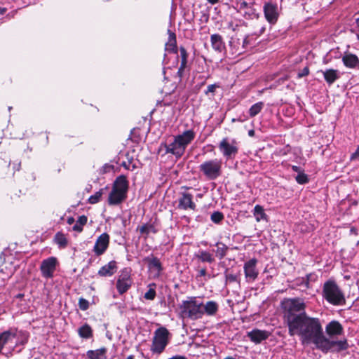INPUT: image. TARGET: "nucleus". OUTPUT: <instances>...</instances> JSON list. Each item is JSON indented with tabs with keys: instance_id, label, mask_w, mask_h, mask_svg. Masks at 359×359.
I'll use <instances>...</instances> for the list:
<instances>
[{
	"instance_id": "nucleus-33",
	"label": "nucleus",
	"mask_w": 359,
	"mask_h": 359,
	"mask_svg": "<svg viewBox=\"0 0 359 359\" xmlns=\"http://www.w3.org/2000/svg\"><path fill=\"white\" fill-rule=\"evenodd\" d=\"M54 240L60 248H65L67 245V239L62 233L57 232L55 236Z\"/></svg>"
},
{
	"instance_id": "nucleus-49",
	"label": "nucleus",
	"mask_w": 359,
	"mask_h": 359,
	"mask_svg": "<svg viewBox=\"0 0 359 359\" xmlns=\"http://www.w3.org/2000/svg\"><path fill=\"white\" fill-rule=\"evenodd\" d=\"M207 276V271L205 268L198 269V274L196 278Z\"/></svg>"
},
{
	"instance_id": "nucleus-35",
	"label": "nucleus",
	"mask_w": 359,
	"mask_h": 359,
	"mask_svg": "<svg viewBox=\"0 0 359 359\" xmlns=\"http://www.w3.org/2000/svg\"><path fill=\"white\" fill-rule=\"evenodd\" d=\"M87 220L88 219L86 216H80L78 220L76 221V223L73 226V230L78 232L82 231L83 226L86 224Z\"/></svg>"
},
{
	"instance_id": "nucleus-12",
	"label": "nucleus",
	"mask_w": 359,
	"mask_h": 359,
	"mask_svg": "<svg viewBox=\"0 0 359 359\" xmlns=\"http://www.w3.org/2000/svg\"><path fill=\"white\" fill-rule=\"evenodd\" d=\"M264 14L266 20L271 25L277 22L279 13L278 6L272 2H266L263 6Z\"/></svg>"
},
{
	"instance_id": "nucleus-1",
	"label": "nucleus",
	"mask_w": 359,
	"mask_h": 359,
	"mask_svg": "<svg viewBox=\"0 0 359 359\" xmlns=\"http://www.w3.org/2000/svg\"><path fill=\"white\" fill-rule=\"evenodd\" d=\"M288 332L290 336L298 335L302 344H313L320 351L330 350L335 344L325 338L319 318L310 317L306 313L290 325Z\"/></svg>"
},
{
	"instance_id": "nucleus-29",
	"label": "nucleus",
	"mask_w": 359,
	"mask_h": 359,
	"mask_svg": "<svg viewBox=\"0 0 359 359\" xmlns=\"http://www.w3.org/2000/svg\"><path fill=\"white\" fill-rule=\"evenodd\" d=\"M78 333L81 338L84 339H89L93 336V330L90 326L88 324H85L79 327Z\"/></svg>"
},
{
	"instance_id": "nucleus-19",
	"label": "nucleus",
	"mask_w": 359,
	"mask_h": 359,
	"mask_svg": "<svg viewBox=\"0 0 359 359\" xmlns=\"http://www.w3.org/2000/svg\"><path fill=\"white\" fill-rule=\"evenodd\" d=\"M343 64L348 68L359 67V59L355 54L345 53L342 57Z\"/></svg>"
},
{
	"instance_id": "nucleus-17",
	"label": "nucleus",
	"mask_w": 359,
	"mask_h": 359,
	"mask_svg": "<svg viewBox=\"0 0 359 359\" xmlns=\"http://www.w3.org/2000/svg\"><path fill=\"white\" fill-rule=\"evenodd\" d=\"M178 207L183 210H195L196 204L193 202V196L189 193H182L179 198Z\"/></svg>"
},
{
	"instance_id": "nucleus-56",
	"label": "nucleus",
	"mask_w": 359,
	"mask_h": 359,
	"mask_svg": "<svg viewBox=\"0 0 359 359\" xmlns=\"http://www.w3.org/2000/svg\"><path fill=\"white\" fill-rule=\"evenodd\" d=\"M74 222V218H73V217H69V218L67 219V223H68L69 224H72Z\"/></svg>"
},
{
	"instance_id": "nucleus-38",
	"label": "nucleus",
	"mask_w": 359,
	"mask_h": 359,
	"mask_svg": "<svg viewBox=\"0 0 359 359\" xmlns=\"http://www.w3.org/2000/svg\"><path fill=\"white\" fill-rule=\"evenodd\" d=\"M249 43L248 36H245L242 41L241 47H238L236 48L235 54L240 55L245 51V49L247 48Z\"/></svg>"
},
{
	"instance_id": "nucleus-16",
	"label": "nucleus",
	"mask_w": 359,
	"mask_h": 359,
	"mask_svg": "<svg viewBox=\"0 0 359 359\" xmlns=\"http://www.w3.org/2000/svg\"><path fill=\"white\" fill-rule=\"evenodd\" d=\"M144 261L148 264V268L154 277H159L163 271V267L159 259L151 255L145 257Z\"/></svg>"
},
{
	"instance_id": "nucleus-42",
	"label": "nucleus",
	"mask_w": 359,
	"mask_h": 359,
	"mask_svg": "<svg viewBox=\"0 0 359 359\" xmlns=\"http://www.w3.org/2000/svg\"><path fill=\"white\" fill-rule=\"evenodd\" d=\"M229 45L232 49L233 53L235 54L236 48L238 47H241L242 43L239 39L232 38L229 41Z\"/></svg>"
},
{
	"instance_id": "nucleus-62",
	"label": "nucleus",
	"mask_w": 359,
	"mask_h": 359,
	"mask_svg": "<svg viewBox=\"0 0 359 359\" xmlns=\"http://www.w3.org/2000/svg\"><path fill=\"white\" fill-rule=\"evenodd\" d=\"M224 359H235V358L231 356H228V357L225 358Z\"/></svg>"
},
{
	"instance_id": "nucleus-9",
	"label": "nucleus",
	"mask_w": 359,
	"mask_h": 359,
	"mask_svg": "<svg viewBox=\"0 0 359 359\" xmlns=\"http://www.w3.org/2000/svg\"><path fill=\"white\" fill-rule=\"evenodd\" d=\"M203 175L210 180H216L222 173V161L217 158L205 161L199 167Z\"/></svg>"
},
{
	"instance_id": "nucleus-28",
	"label": "nucleus",
	"mask_w": 359,
	"mask_h": 359,
	"mask_svg": "<svg viewBox=\"0 0 359 359\" xmlns=\"http://www.w3.org/2000/svg\"><path fill=\"white\" fill-rule=\"evenodd\" d=\"M217 249L215 250L216 256L219 259H223L227 253V251L229 250V248L226 245L222 242H217L215 244Z\"/></svg>"
},
{
	"instance_id": "nucleus-45",
	"label": "nucleus",
	"mask_w": 359,
	"mask_h": 359,
	"mask_svg": "<svg viewBox=\"0 0 359 359\" xmlns=\"http://www.w3.org/2000/svg\"><path fill=\"white\" fill-rule=\"evenodd\" d=\"M219 86L218 84H212V85H209L207 88V90L205 91V95H208L209 93H212L214 94L215 92V90L216 88H219Z\"/></svg>"
},
{
	"instance_id": "nucleus-47",
	"label": "nucleus",
	"mask_w": 359,
	"mask_h": 359,
	"mask_svg": "<svg viewBox=\"0 0 359 359\" xmlns=\"http://www.w3.org/2000/svg\"><path fill=\"white\" fill-rule=\"evenodd\" d=\"M237 277L236 275L232 273H226V280L229 282H235L236 281Z\"/></svg>"
},
{
	"instance_id": "nucleus-6",
	"label": "nucleus",
	"mask_w": 359,
	"mask_h": 359,
	"mask_svg": "<svg viewBox=\"0 0 359 359\" xmlns=\"http://www.w3.org/2000/svg\"><path fill=\"white\" fill-rule=\"evenodd\" d=\"M180 315L183 318L195 320L203 317L202 302L196 297H188L180 305Z\"/></svg>"
},
{
	"instance_id": "nucleus-41",
	"label": "nucleus",
	"mask_w": 359,
	"mask_h": 359,
	"mask_svg": "<svg viewBox=\"0 0 359 359\" xmlns=\"http://www.w3.org/2000/svg\"><path fill=\"white\" fill-rule=\"evenodd\" d=\"M180 57H181V64L182 66H187V58H188V53L187 52V50L185 48L181 46L180 48Z\"/></svg>"
},
{
	"instance_id": "nucleus-40",
	"label": "nucleus",
	"mask_w": 359,
	"mask_h": 359,
	"mask_svg": "<svg viewBox=\"0 0 359 359\" xmlns=\"http://www.w3.org/2000/svg\"><path fill=\"white\" fill-rule=\"evenodd\" d=\"M211 220L215 224H219L224 219V215L221 212L215 211L211 215Z\"/></svg>"
},
{
	"instance_id": "nucleus-3",
	"label": "nucleus",
	"mask_w": 359,
	"mask_h": 359,
	"mask_svg": "<svg viewBox=\"0 0 359 359\" xmlns=\"http://www.w3.org/2000/svg\"><path fill=\"white\" fill-rule=\"evenodd\" d=\"M196 134L192 130H185L180 135L173 137L170 142L162 144L167 154L174 155L177 158H181L185 152L187 147L194 140Z\"/></svg>"
},
{
	"instance_id": "nucleus-4",
	"label": "nucleus",
	"mask_w": 359,
	"mask_h": 359,
	"mask_svg": "<svg viewBox=\"0 0 359 359\" xmlns=\"http://www.w3.org/2000/svg\"><path fill=\"white\" fill-rule=\"evenodd\" d=\"M281 305L287 327L302 317L303 314L306 313V304L299 298L285 299L282 302Z\"/></svg>"
},
{
	"instance_id": "nucleus-63",
	"label": "nucleus",
	"mask_w": 359,
	"mask_h": 359,
	"mask_svg": "<svg viewBox=\"0 0 359 359\" xmlns=\"http://www.w3.org/2000/svg\"><path fill=\"white\" fill-rule=\"evenodd\" d=\"M357 38L359 40V32L357 34Z\"/></svg>"
},
{
	"instance_id": "nucleus-31",
	"label": "nucleus",
	"mask_w": 359,
	"mask_h": 359,
	"mask_svg": "<svg viewBox=\"0 0 359 359\" xmlns=\"http://www.w3.org/2000/svg\"><path fill=\"white\" fill-rule=\"evenodd\" d=\"M139 231L141 234L145 235V236H148L150 233H156L157 232V229L155 226L151 224H145L139 227Z\"/></svg>"
},
{
	"instance_id": "nucleus-59",
	"label": "nucleus",
	"mask_w": 359,
	"mask_h": 359,
	"mask_svg": "<svg viewBox=\"0 0 359 359\" xmlns=\"http://www.w3.org/2000/svg\"><path fill=\"white\" fill-rule=\"evenodd\" d=\"M355 23L358 27H359V18L356 19Z\"/></svg>"
},
{
	"instance_id": "nucleus-52",
	"label": "nucleus",
	"mask_w": 359,
	"mask_h": 359,
	"mask_svg": "<svg viewBox=\"0 0 359 359\" xmlns=\"http://www.w3.org/2000/svg\"><path fill=\"white\" fill-rule=\"evenodd\" d=\"M248 8H249V6H248V4L246 1H243L241 3V4H240L241 9Z\"/></svg>"
},
{
	"instance_id": "nucleus-8",
	"label": "nucleus",
	"mask_w": 359,
	"mask_h": 359,
	"mask_svg": "<svg viewBox=\"0 0 359 359\" xmlns=\"http://www.w3.org/2000/svg\"><path fill=\"white\" fill-rule=\"evenodd\" d=\"M170 334L165 327L156 329L154 333L151 351L153 353H161L169 343Z\"/></svg>"
},
{
	"instance_id": "nucleus-37",
	"label": "nucleus",
	"mask_w": 359,
	"mask_h": 359,
	"mask_svg": "<svg viewBox=\"0 0 359 359\" xmlns=\"http://www.w3.org/2000/svg\"><path fill=\"white\" fill-rule=\"evenodd\" d=\"M103 189H100V191L95 193V194L90 196L88 198V203L90 204H95L98 203L102 196Z\"/></svg>"
},
{
	"instance_id": "nucleus-15",
	"label": "nucleus",
	"mask_w": 359,
	"mask_h": 359,
	"mask_svg": "<svg viewBox=\"0 0 359 359\" xmlns=\"http://www.w3.org/2000/svg\"><path fill=\"white\" fill-rule=\"evenodd\" d=\"M257 262L256 259H251L244 264L245 276L248 282L255 281L258 276L259 271L256 268Z\"/></svg>"
},
{
	"instance_id": "nucleus-21",
	"label": "nucleus",
	"mask_w": 359,
	"mask_h": 359,
	"mask_svg": "<svg viewBox=\"0 0 359 359\" xmlns=\"http://www.w3.org/2000/svg\"><path fill=\"white\" fill-rule=\"evenodd\" d=\"M116 269V262L115 261H111L98 271V275L100 276H111L115 273Z\"/></svg>"
},
{
	"instance_id": "nucleus-14",
	"label": "nucleus",
	"mask_w": 359,
	"mask_h": 359,
	"mask_svg": "<svg viewBox=\"0 0 359 359\" xmlns=\"http://www.w3.org/2000/svg\"><path fill=\"white\" fill-rule=\"evenodd\" d=\"M109 236L107 233H102L97 237L95 245L93 247V252L97 256L103 255L109 247Z\"/></svg>"
},
{
	"instance_id": "nucleus-46",
	"label": "nucleus",
	"mask_w": 359,
	"mask_h": 359,
	"mask_svg": "<svg viewBox=\"0 0 359 359\" xmlns=\"http://www.w3.org/2000/svg\"><path fill=\"white\" fill-rule=\"evenodd\" d=\"M309 69L308 67H305L302 71H300L298 73L297 76L299 78H302L304 76L309 75Z\"/></svg>"
},
{
	"instance_id": "nucleus-39",
	"label": "nucleus",
	"mask_w": 359,
	"mask_h": 359,
	"mask_svg": "<svg viewBox=\"0 0 359 359\" xmlns=\"http://www.w3.org/2000/svg\"><path fill=\"white\" fill-rule=\"evenodd\" d=\"M295 180L297 182L300 184H304L309 182L308 176L304 172V171L297 174L295 177Z\"/></svg>"
},
{
	"instance_id": "nucleus-50",
	"label": "nucleus",
	"mask_w": 359,
	"mask_h": 359,
	"mask_svg": "<svg viewBox=\"0 0 359 359\" xmlns=\"http://www.w3.org/2000/svg\"><path fill=\"white\" fill-rule=\"evenodd\" d=\"M187 66H182V65H180L178 71L177 72V76L180 77V79H182L184 75V71L185 69Z\"/></svg>"
},
{
	"instance_id": "nucleus-54",
	"label": "nucleus",
	"mask_w": 359,
	"mask_h": 359,
	"mask_svg": "<svg viewBox=\"0 0 359 359\" xmlns=\"http://www.w3.org/2000/svg\"><path fill=\"white\" fill-rule=\"evenodd\" d=\"M208 3L212 5L216 4L219 2V0H206Z\"/></svg>"
},
{
	"instance_id": "nucleus-43",
	"label": "nucleus",
	"mask_w": 359,
	"mask_h": 359,
	"mask_svg": "<svg viewBox=\"0 0 359 359\" xmlns=\"http://www.w3.org/2000/svg\"><path fill=\"white\" fill-rule=\"evenodd\" d=\"M79 306L81 310L86 311L89 308V303L86 299L81 297L79 299Z\"/></svg>"
},
{
	"instance_id": "nucleus-20",
	"label": "nucleus",
	"mask_w": 359,
	"mask_h": 359,
	"mask_svg": "<svg viewBox=\"0 0 359 359\" xmlns=\"http://www.w3.org/2000/svg\"><path fill=\"white\" fill-rule=\"evenodd\" d=\"M248 336L252 341L259 344L266 339L269 337V334L266 331L253 330L248 333Z\"/></svg>"
},
{
	"instance_id": "nucleus-57",
	"label": "nucleus",
	"mask_w": 359,
	"mask_h": 359,
	"mask_svg": "<svg viewBox=\"0 0 359 359\" xmlns=\"http://www.w3.org/2000/svg\"><path fill=\"white\" fill-rule=\"evenodd\" d=\"M248 134L250 136H253L255 134V131L253 130H251L249 131Z\"/></svg>"
},
{
	"instance_id": "nucleus-34",
	"label": "nucleus",
	"mask_w": 359,
	"mask_h": 359,
	"mask_svg": "<svg viewBox=\"0 0 359 359\" xmlns=\"http://www.w3.org/2000/svg\"><path fill=\"white\" fill-rule=\"evenodd\" d=\"M17 337H18V341H16L15 346L19 345H25L29 339V334L24 331H17Z\"/></svg>"
},
{
	"instance_id": "nucleus-11",
	"label": "nucleus",
	"mask_w": 359,
	"mask_h": 359,
	"mask_svg": "<svg viewBox=\"0 0 359 359\" xmlns=\"http://www.w3.org/2000/svg\"><path fill=\"white\" fill-rule=\"evenodd\" d=\"M57 264V259L55 257H50L41 262L40 270L43 278L49 279L53 277Z\"/></svg>"
},
{
	"instance_id": "nucleus-7",
	"label": "nucleus",
	"mask_w": 359,
	"mask_h": 359,
	"mask_svg": "<svg viewBox=\"0 0 359 359\" xmlns=\"http://www.w3.org/2000/svg\"><path fill=\"white\" fill-rule=\"evenodd\" d=\"M128 182L123 175L118 176L114 182L109 195L108 203L111 205H118L127 197Z\"/></svg>"
},
{
	"instance_id": "nucleus-26",
	"label": "nucleus",
	"mask_w": 359,
	"mask_h": 359,
	"mask_svg": "<svg viewBox=\"0 0 359 359\" xmlns=\"http://www.w3.org/2000/svg\"><path fill=\"white\" fill-rule=\"evenodd\" d=\"M107 348L104 347L96 350H89L86 353V355L89 359H107Z\"/></svg>"
},
{
	"instance_id": "nucleus-51",
	"label": "nucleus",
	"mask_w": 359,
	"mask_h": 359,
	"mask_svg": "<svg viewBox=\"0 0 359 359\" xmlns=\"http://www.w3.org/2000/svg\"><path fill=\"white\" fill-rule=\"evenodd\" d=\"M292 170L298 174L304 171L300 167L297 165H292Z\"/></svg>"
},
{
	"instance_id": "nucleus-55",
	"label": "nucleus",
	"mask_w": 359,
	"mask_h": 359,
	"mask_svg": "<svg viewBox=\"0 0 359 359\" xmlns=\"http://www.w3.org/2000/svg\"><path fill=\"white\" fill-rule=\"evenodd\" d=\"M7 9L6 8L0 7V15H3L6 12Z\"/></svg>"
},
{
	"instance_id": "nucleus-13",
	"label": "nucleus",
	"mask_w": 359,
	"mask_h": 359,
	"mask_svg": "<svg viewBox=\"0 0 359 359\" xmlns=\"http://www.w3.org/2000/svg\"><path fill=\"white\" fill-rule=\"evenodd\" d=\"M132 280L129 272L126 269L122 271L116 282V288L120 294L126 292L132 285Z\"/></svg>"
},
{
	"instance_id": "nucleus-32",
	"label": "nucleus",
	"mask_w": 359,
	"mask_h": 359,
	"mask_svg": "<svg viewBox=\"0 0 359 359\" xmlns=\"http://www.w3.org/2000/svg\"><path fill=\"white\" fill-rule=\"evenodd\" d=\"M264 104L263 102H259L254 104L248 111L249 116L250 117H255L257 116L263 109Z\"/></svg>"
},
{
	"instance_id": "nucleus-2",
	"label": "nucleus",
	"mask_w": 359,
	"mask_h": 359,
	"mask_svg": "<svg viewBox=\"0 0 359 359\" xmlns=\"http://www.w3.org/2000/svg\"><path fill=\"white\" fill-rule=\"evenodd\" d=\"M344 327L337 320H332L325 326V338L330 341L336 343L330 348V350L322 351L323 353L329 352L339 353L345 351L348 348L347 339L344 337L341 339H337L338 337L344 334Z\"/></svg>"
},
{
	"instance_id": "nucleus-18",
	"label": "nucleus",
	"mask_w": 359,
	"mask_h": 359,
	"mask_svg": "<svg viewBox=\"0 0 359 359\" xmlns=\"http://www.w3.org/2000/svg\"><path fill=\"white\" fill-rule=\"evenodd\" d=\"M17 337V329L11 328L0 334V353L4 346L8 343L12 339Z\"/></svg>"
},
{
	"instance_id": "nucleus-61",
	"label": "nucleus",
	"mask_w": 359,
	"mask_h": 359,
	"mask_svg": "<svg viewBox=\"0 0 359 359\" xmlns=\"http://www.w3.org/2000/svg\"><path fill=\"white\" fill-rule=\"evenodd\" d=\"M265 31V27H262L260 31V34H262Z\"/></svg>"
},
{
	"instance_id": "nucleus-44",
	"label": "nucleus",
	"mask_w": 359,
	"mask_h": 359,
	"mask_svg": "<svg viewBox=\"0 0 359 359\" xmlns=\"http://www.w3.org/2000/svg\"><path fill=\"white\" fill-rule=\"evenodd\" d=\"M243 16L246 18H259V13H257L255 12V10L254 8H250V11L249 12H245L243 14Z\"/></svg>"
},
{
	"instance_id": "nucleus-25",
	"label": "nucleus",
	"mask_w": 359,
	"mask_h": 359,
	"mask_svg": "<svg viewBox=\"0 0 359 359\" xmlns=\"http://www.w3.org/2000/svg\"><path fill=\"white\" fill-rule=\"evenodd\" d=\"M210 41L212 48L218 52H222L224 48V43L222 37L218 34H212Z\"/></svg>"
},
{
	"instance_id": "nucleus-5",
	"label": "nucleus",
	"mask_w": 359,
	"mask_h": 359,
	"mask_svg": "<svg viewBox=\"0 0 359 359\" xmlns=\"http://www.w3.org/2000/svg\"><path fill=\"white\" fill-rule=\"evenodd\" d=\"M322 295L332 305L341 306L346 304L344 294L334 280H328L323 284Z\"/></svg>"
},
{
	"instance_id": "nucleus-10",
	"label": "nucleus",
	"mask_w": 359,
	"mask_h": 359,
	"mask_svg": "<svg viewBox=\"0 0 359 359\" xmlns=\"http://www.w3.org/2000/svg\"><path fill=\"white\" fill-rule=\"evenodd\" d=\"M218 147L222 155L227 159L234 158L238 151L237 142L234 140L230 141L227 137L222 140Z\"/></svg>"
},
{
	"instance_id": "nucleus-24",
	"label": "nucleus",
	"mask_w": 359,
	"mask_h": 359,
	"mask_svg": "<svg viewBox=\"0 0 359 359\" xmlns=\"http://www.w3.org/2000/svg\"><path fill=\"white\" fill-rule=\"evenodd\" d=\"M219 305L214 301H208L205 304L202 303L203 316L205 313L208 316H214L217 313Z\"/></svg>"
},
{
	"instance_id": "nucleus-48",
	"label": "nucleus",
	"mask_w": 359,
	"mask_h": 359,
	"mask_svg": "<svg viewBox=\"0 0 359 359\" xmlns=\"http://www.w3.org/2000/svg\"><path fill=\"white\" fill-rule=\"evenodd\" d=\"M351 160L359 161V147L357 148L356 151L351 154Z\"/></svg>"
},
{
	"instance_id": "nucleus-60",
	"label": "nucleus",
	"mask_w": 359,
	"mask_h": 359,
	"mask_svg": "<svg viewBox=\"0 0 359 359\" xmlns=\"http://www.w3.org/2000/svg\"><path fill=\"white\" fill-rule=\"evenodd\" d=\"M126 359H135V358H134V355H130L128 356Z\"/></svg>"
},
{
	"instance_id": "nucleus-23",
	"label": "nucleus",
	"mask_w": 359,
	"mask_h": 359,
	"mask_svg": "<svg viewBox=\"0 0 359 359\" xmlns=\"http://www.w3.org/2000/svg\"><path fill=\"white\" fill-rule=\"evenodd\" d=\"M322 72L323 74L325 81L329 85L334 83L340 77L339 72L337 69H328L325 71H323Z\"/></svg>"
},
{
	"instance_id": "nucleus-53",
	"label": "nucleus",
	"mask_w": 359,
	"mask_h": 359,
	"mask_svg": "<svg viewBox=\"0 0 359 359\" xmlns=\"http://www.w3.org/2000/svg\"><path fill=\"white\" fill-rule=\"evenodd\" d=\"M169 359H187V358H185L184 356H182V355H175Z\"/></svg>"
},
{
	"instance_id": "nucleus-36",
	"label": "nucleus",
	"mask_w": 359,
	"mask_h": 359,
	"mask_svg": "<svg viewBox=\"0 0 359 359\" xmlns=\"http://www.w3.org/2000/svg\"><path fill=\"white\" fill-rule=\"evenodd\" d=\"M149 290L144 294V297L147 300H154L156 297V284L151 283L149 285Z\"/></svg>"
},
{
	"instance_id": "nucleus-27",
	"label": "nucleus",
	"mask_w": 359,
	"mask_h": 359,
	"mask_svg": "<svg viewBox=\"0 0 359 359\" xmlns=\"http://www.w3.org/2000/svg\"><path fill=\"white\" fill-rule=\"evenodd\" d=\"M168 33L169 34V36L168 41L165 43V49L169 52L177 53L176 35L170 29L168 30Z\"/></svg>"
},
{
	"instance_id": "nucleus-58",
	"label": "nucleus",
	"mask_w": 359,
	"mask_h": 359,
	"mask_svg": "<svg viewBox=\"0 0 359 359\" xmlns=\"http://www.w3.org/2000/svg\"><path fill=\"white\" fill-rule=\"evenodd\" d=\"M122 166L128 169V165H127V163L126 162H123L122 163Z\"/></svg>"
},
{
	"instance_id": "nucleus-22",
	"label": "nucleus",
	"mask_w": 359,
	"mask_h": 359,
	"mask_svg": "<svg viewBox=\"0 0 359 359\" xmlns=\"http://www.w3.org/2000/svg\"><path fill=\"white\" fill-rule=\"evenodd\" d=\"M194 257L203 263L212 264L215 261L214 255L206 250H199L194 254Z\"/></svg>"
},
{
	"instance_id": "nucleus-30",
	"label": "nucleus",
	"mask_w": 359,
	"mask_h": 359,
	"mask_svg": "<svg viewBox=\"0 0 359 359\" xmlns=\"http://www.w3.org/2000/svg\"><path fill=\"white\" fill-rule=\"evenodd\" d=\"M253 214H254V216L255 217L257 222L266 219L267 216H266V213L264 212V210L259 205H255V207L254 208Z\"/></svg>"
}]
</instances>
